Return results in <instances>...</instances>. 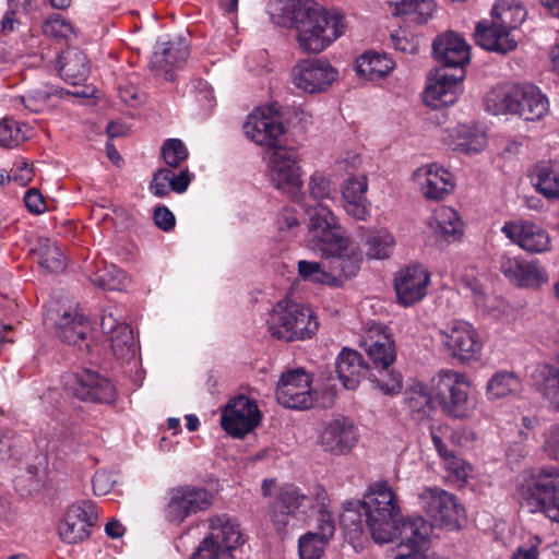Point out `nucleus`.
I'll return each mask as SVG.
<instances>
[{"instance_id": "nucleus-1", "label": "nucleus", "mask_w": 559, "mask_h": 559, "mask_svg": "<svg viewBox=\"0 0 559 559\" xmlns=\"http://www.w3.org/2000/svg\"><path fill=\"white\" fill-rule=\"evenodd\" d=\"M371 538L377 544L399 540L400 551L426 556L432 525L423 516H402L400 500L388 481L369 486L361 502Z\"/></svg>"}, {"instance_id": "nucleus-2", "label": "nucleus", "mask_w": 559, "mask_h": 559, "mask_svg": "<svg viewBox=\"0 0 559 559\" xmlns=\"http://www.w3.org/2000/svg\"><path fill=\"white\" fill-rule=\"evenodd\" d=\"M289 13L298 46L308 53L323 51L345 31L344 15L325 10L314 0H290Z\"/></svg>"}, {"instance_id": "nucleus-3", "label": "nucleus", "mask_w": 559, "mask_h": 559, "mask_svg": "<svg viewBox=\"0 0 559 559\" xmlns=\"http://www.w3.org/2000/svg\"><path fill=\"white\" fill-rule=\"evenodd\" d=\"M515 492L522 508L559 523V468L539 467L523 472Z\"/></svg>"}, {"instance_id": "nucleus-4", "label": "nucleus", "mask_w": 559, "mask_h": 559, "mask_svg": "<svg viewBox=\"0 0 559 559\" xmlns=\"http://www.w3.org/2000/svg\"><path fill=\"white\" fill-rule=\"evenodd\" d=\"M491 25L478 23L475 28L477 44L486 50L506 55L513 51L518 40L511 35L525 21L527 11L518 0H497L491 10Z\"/></svg>"}, {"instance_id": "nucleus-5", "label": "nucleus", "mask_w": 559, "mask_h": 559, "mask_svg": "<svg viewBox=\"0 0 559 559\" xmlns=\"http://www.w3.org/2000/svg\"><path fill=\"white\" fill-rule=\"evenodd\" d=\"M272 336L285 342L311 338L319 323L313 311L293 300H281L272 309L267 319Z\"/></svg>"}, {"instance_id": "nucleus-6", "label": "nucleus", "mask_w": 559, "mask_h": 559, "mask_svg": "<svg viewBox=\"0 0 559 559\" xmlns=\"http://www.w3.org/2000/svg\"><path fill=\"white\" fill-rule=\"evenodd\" d=\"M361 345L381 376L371 379L376 388L384 394L400 392L402 377L399 372L389 370L396 358L395 344L391 336L384 332L382 326H374L362 337Z\"/></svg>"}, {"instance_id": "nucleus-7", "label": "nucleus", "mask_w": 559, "mask_h": 559, "mask_svg": "<svg viewBox=\"0 0 559 559\" xmlns=\"http://www.w3.org/2000/svg\"><path fill=\"white\" fill-rule=\"evenodd\" d=\"M43 321L63 343L78 347L80 352L88 350L90 321L76 310L49 301L44 306Z\"/></svg>"}, {"instance_id": "nucleus-8", "label": "nucleus", "mask_w": 559, "mask_h": 559, "mask_svg": "<svg viewBox=\"0 0 559 559\" xmlns=\"http://www.w3.org/2000/svg\"><path fill=\"white\" fill-rule=\"evenodd\" d=\"M239 527L227 515L210 519V534L203 538L191 559H233V550L241 543Z\"/></svg>"}, {"instance_id": "nucleus-9", "label": "nucleus", "mask_w": 559, "mask_h": 559, "mask_svg": "<svg viewBox=\"0 0 559 559\" xmlns=\"http://www.w3.org/2000/svg\"><path fill=\"white\" fill-rule=\"evenodd\" d=\"M432 392L442 411L452 417L464 418L473 407L468 397L469 385L456 371L441 370L433 377Z\"/></svg>"}, {"instance_id": "nucleus-10", "label": "nucleus", "mask_w": 559, "mask_h": 559, "mask_svg": "<svg viewBox=\"0 0 559 559\" xmlns=\"http://www.w3.org/2000/svg\"><path fill=\"white\" fill-rule=\"evenodd\" d=\"M432 392L442 411L452 417L464 418L473 407L468 397L469 385L456 371L441 370L433 377Z\"/></svg>"}, {"instance_id": "nucleus-11", "label": "nucleus", "mask_w": 559, "mask_h": 559, "mask_svg": "<svg viewBox=\"0 0 559 559\" xmlns=\"http://www.w3.org/2000/svg\"><path fill=\"white\" fill-rule=\"evenodd\" d=\"M272 185L292 200L299 202L302 198L301 168L297 152L290 147H277L273 151L269 165Z\"/></svg>"}, {"instance_id": "nucleus-12", "label": "nucleus", "mask_w": 559, "mask_h": 559, "mask_svg": "<svg viewBox=\"0 0 559 559\" xmlns=\"http://www.w3.org/2000/svg\"><path fill=\"white\" fill-rule=\"evenodd\" d=\"M308 229L325 253H336L346 249L348 238L344 236L337 218L325 205L307 209Z\"/></svg>"}, {"instance_id": "nucleus-13", "label": "nucleus", "mask_w": 559, "mask_h": 559, "mask_svg": "<svg viewBox=\"0 0 559 559\" xmlns=\"http://www.w3.org/2000/svg\"><path fill=\"white\" fill-rule=\"evenodd\" d=\"M419 506L438 526L455 530L460 526L463 508L456 497L439 487H426L418 496Z\"/></svg>"}, {"instance_id": "nucleus-14", "label": "nucleus", "mask_w": 559, "mask_h": 559, "mask_svg": "<svg viewBox=\"0 0 559 559\" xmlns=\"http://www.w3.org/2000/svg\"><path fill=\"white\" fill-rule=\"evenodd\" d=\"M212 502L213 496L205 488L178 486L169 491V500L165 508L166 519L180 524L188 516L207 510Z\"/></svg>"}, {"instance_id": "nucleus-15", "label": "nucleus", "mask_w": 559, "mask_h": 559, "mask_svg": "<svg viewBox=\"0 0 559 559\" xmlns=\"http://www.w3.org/2000/svg\"><path fill=\"white\" fill-rule=\"evenodd\" d=\"M64 390L72 396L90 403H112L116 390L109 379L88 369L64 377Z\"/></svg>"}, {"instance_id": "nucleus-16", "label": "nucleus", "mask_w": 559, "mask_h": 559, "mask_svg": "<svg viewBox=\"0 0 559 559\" xmlns=\"http://www.w3.org/2000/svg\"><path fill=\"white\" fill-rule=\"evenodd\" d=\"M439 341L447 354L460 360L476 359L481 349V342L472 324L454 320L439 331Z\"/></svg>"}, {"instance_id": "nucleus-17", "label": "nucleus", "mask_w": 559, "mask_h": 559, "mask_svg": "<svg viewBox=\"0 0 559 559\" xmlns=\"http://www.w3.org/2000/svg\"><path fill=\"white\" fill-rule=\"evenodd\" d=\"M276 400L286 408L307 409L316 401L311 377L304 369L284 372L277 383Z\"/></svg>"}, {"instance_id": "nucleus-18", "label": "nucleus", "mask_w": 559, "mask_h": 559, "mask_svg": "<svg viewBox=\"0 0 559 559\" xmlns=\"http://www.w3.org/2000/svg\"><path fill=\"white\" fill-rule=\"evenodd\" d=\"M313 508V499L293 486L286 485L278 489L275 500L270 507V518L280 534L286 532L290 520L298 513L306 514Z\"/></svg>"}, {"instance_id": "nucleus-19", "label": "nucleus", "mask_w": 559, "mask_h": 559, "mask_svg": "<svg viewBox=\"0 0 559 559\" xmlns=\"http://www.w3.org/2000/svg\"><path fill=\"white\" fill-rule=\"evenodd\" d=\"M260 421L261 413L257 403L245 395L230 400L221 417L224 430L235 438L245 437Z\"/></svg>"}, {"instance_id": "nucleus-20", "label": "nucleus", "mask_w": 559, "mask_h": 559, "mask_svg": "<svg viewBox=\"0 0 559 559\" xmlns=\"http://www.w3.org/2000/svg\"><path fill=\"white\" fill-rule=\"evenodd\" d=\"M97 519L98 514L92 501L83 500L73 503L59 524V536L68 544L81 543L90 536V530Z\"/></svg>"}, {"instance_id": "nucleus-21", "label": "nucleus", "mask_w": 559, "mask_h": 559, "mask_svg": "<svg viewBox=\"0 0 559 559\" xmlns=\"http://www.w3.org/2000/svg\"><path fill=\"white\" fill-rule=\"evenodd\" d=\"M336 76V69L320 59L301 60L292 71L294 85L310 94L325 91Z\"/></svg>"}, {"instance_id": "nucleus-22", "label": "nucleus", "mask_w": 559, "mask_h": 559, "mask_svg": "<svg viewBox=\"0 0 559 559\" xmlns=\"http://www.w3.org/2000/svg\"><path fill=\"white\" fill-rule=\"evenodd\" d=\"M243 132L248 139L261 146L273 150L282 147L284 127L277 117L257 109L243 123Z\"/></svg>"}, {"instance_id": "nucleus-23", "label": "nucleus", "mask_w": 559, "mask_h": 559, "mask_svg": "<svg viewBox=\"0 0 559 559\" xmlns=\"http://www.w3.org/2000/svg\"><path fill=\"white\" fill-rule=\"evenodd\" d=\"M435 59L445 68L460 70V74L471 59V47L460 34L449 31L438 35L432 43Z\"/></svg>"}, {"instance_id": "nucleus-24", "label": "nucleus", "mask_w": 559, "mask_h": 559, "mask_svg": "<svg viewBox=\"0 0 559 559\" xmlns=\"http://www.w3.org/2000/svg\"><path fill=\"white\" fill-rule=\"evenodd\" d=\"M430 274L420 264H413L402 269L394 280V288L400 304L409 307L426 296Z\"/></svg>"}, {"instance_id": "nucleus-25", "label": "nucleus", "mask_w": 559, "mask_h": 559, "mask_svg": "<svg viewBox=\"0 0 559 559\" xmlns=\"http://www.w3.org/2000/svg\"><path fill=\"white\" fill-rule=\"evenodd\" d=\"M502 233L527 252L542 253L550 250L548 233L533 222H508L502 227Z\"/></svg>"}, {"instance_id": "nucleus-26", "label": "nucleus", "mask_w": 559, "mask_h": 559, "mask_svg": "<svg viewBox=\"0 0 559 559\" xmlns=\"http://www.w3.org/2000/svg\"><path fill=\"white\" fill-rule=\"evenodd\" d=\"M100 328L103 333L108 336L111 350L117 359L130 361L135 358L138 345L129 324L119 322L112 312L105 311L102 316Z\"/></svg>"}, {"instance_id": "nucleus-27", "label": "nucleus", "mask_w": 559, "mask_h": 559, "mask_svg": "<svg viewBox=\"0 0 559 559\" xmlns=\"http://www.w3.org/2000/svg\"><path fill=\"white\" fill-rule=\"evenodd\" d=\"M464 78L465 71L459 75H449L441 70L437 71L435 80L429 81L425 88V104L435 109L454 104L463 91Z\"/></svg>"}, {"instance_id": "nucleus-28", "label": "nucleus", "mask_w": 559, "mask_h": 559, "mask_svg": "<svg viewBox=\"0 0 559 559\" xmlns=\"http://www.w3.org/2000/svg\"><path fill=\"white\" fill-rule=\"evenodd\" d=\"M357 429L346 417L331 420L321 435V445L324 451L335 455L350 451L357 442Z\"/></svg>"}, {"instance_id": "nucleus-29", "label": "nucleus", "mask_w": 559, "mask_h": 559, "mask_svg": "<svg viewBox=\"0 0 559 559\" xmlns=\"http://www.w3.org/2000/svg\"><path fill=\"white\" fill-rule=\"evenodd\" d=\"M415 178L429 200H442L454 188L452 175L436 163L418 168Z\"/></svg>"}, {"instance_id": "nucleus-30", "label": "nucleus", "mask_w": 559, "mask_h": 559, "mask_svg": "<svg viewBox=\"0 0 559 559\" xmlns=\"http://www.w3.org/2000/svg\"><path fill=\"white\" fill-rule=\"evenodd\" d=\"M318 532H308L298 540L300 559H320L328 542L333 537L335 524L331 513L318 518Z\"/></svg>"}, {"instance_id": "nucleus-31", "label": "nucleus", "mask_w": 559, "mask_h": 559, "mask_svg": "<svg viewBox=\"0 0 559 559\" xmlns=\"http://www.w3.org/2000/svg\"><path fill=\"white\" fill-rule=\"evenodd\" d=\"M499 269L510 282L522 287H534L544 282L539 267L522 258H511L504 254L500 258Z\"/></svg>"}, {"instance_id": "nucleus-32", "label": "nucleus", "mask_w": 559, "mask_h": 559, "mask_svg": "<svg viewBox=\"0 0 559 559\" xmlns=\"http://www.w3.org/2000/svg\"><path fill=\"white\" fill-rule=\"evenodd\" d=\"M367 189L366 176L347 179L342 189L343 206L346 213L357 221H366L370 215Z\"/></svg>"}, {"instance_id": "nucleus-33", "label": "nucleus", "mask_w": 559, "mask_h": 559, "mask_svg": "<svg viewBox=\"0 0 559 559\" xmlns=\"http://www.w3.org/2000/svg\"><path fill=\"white\" fill-rule=\"evenodd\" d=\"M336 372L344 388L355 390L368 374L369 366L358 352L344 348L336 359Z\"/></svg>"}, {"instance_id": "nucleus-34", "label": "nucleus", "mask_w": 559, "mask_h": 559, "mask_svg": "<svg viewBox=\"0 0 559 559\" xmlns=\"http://www.w3.org/2000/svg\"><path fill=\"white\" fill-rule=\"evenodd\" d=\"M534 389L549 405L559 409V368L549 364L537 365L531 374Z\"/></svg>"}, {"instance_id": "nucleus-35", "label": "nucleus", "mask_w": 559, "mask_h": 559, "mask_svg": "<svg viewBox=\"0 0 559 559\" xmlns=\"http://www.w3.org/2000/svg\"><path fill=\"white\" fill-rule=\"evenodd\" d=\"M58 70L66 82L76 85L85 81L90 73L87 58L78 48H68L58 57Z\"/></svg>"}, {"instance_id": "nucleus-36", "label": "nucleus", "mask_w": 559, "mask_h": 559, "mask_svg": "<svg viewBox=\"0 0 559 559\" xmlns=\"http://www.w3.org/2000/svg\"><path fill=\"white\" fill-rule=\"evenodd\" d=\"M404 403L412 420L417 424L429 421L435 413L432 396L421 383L415 384L404 392Z\"/></svg>"}, {"instance_id": "nucleus-37", "label": "nucleus", "mask_w": 559, "mask_h": 559, "mask_svg": "<svg viewBox=\"0 0 559 559\" xmlns=\"http://www.w3.org/2000/svg\"><path fill=\"white\" fill-rule=\"evenodd\" d=\"M521 92V84L491 90L485 98V106L487 111L491 112L492 115H516L519 111L520 97L523 95Z\"/></svg>"}, {"instance_id": "nucleus-38", "label": "nucleus", "mask_w": 559, "mask_h": 559, "mask_svg": "<svg viewBox=\"0 0 559 559\" xmlns=\"http://www.w3.org/2000/svg\"><path fill=\"white\" fill-rule=\"evenodd\" d=\"M332 260L329 261L328 269L331 270L341 280V286L344 281L357 275L362 262V253L349 242L346 249L336 253H329Z\"/></svg>"}, {"instance_id": "nucleus-39", "label": "nucleus", "mask_w": 559, "mask_h": 559, "mask_svg": "<svg viewBox=\"0 0 559 559\" xmlns=\"http://www.w3.org/2000/svg\"><path fill=\"white\" fill-rule=\"evenodd\" d=\"M523 95L520 97L519 111L516 115L526 121L542 119L549 110V102L534 85L523 84Z\"/></svg>"}, {"instance_id": "nucleus-40", "label": "nucleus", "mask_w": 559, "mask_h": 559, "mask_svg": "<svg viewBox=\"0 0 559 559\" xmlns=\"http://www.w3.org/2000/svg\"><path fill=\"white\" fill-rule=\"evenodd\" d=\"M189 55V47L183 39L157 43L151 58V66L164 70L169 66L186 61Z\"/></svg>"}, {"instance_id": "nucleus-41", "label": "nucleus", "mask_w": 559, "mask_h": 559, "mask_svg": "<svg viewBox=\"0 0 559 559\" xmlns=\"http://www.w3.org/2000/svg\"><path fill=\"white\" fill-rule=\"evenodd\" d=\"M31 253L37 263L48 272L58 273L66 267V257L58 243L48 238H40Z\"/></svg>"}, {"instance_id": "nucleus-42", "label": "nucleus", "mask_w": 559, "mask_h": 559, "mask_svg": "<svg viewBox=\"0 0 559 559\" xmlns=\"http://www.w3.org/2000/svg\"><path fill=\"white\" fill-rule=\"evenodd\" d=\"M364 500L365 496L359 501L345 503L340 518L343 532L350 542L357 540L366 530L368 531L365 510L361 507Z\"/></svg>"}, {"instance_id": "nucleus-43", "label": "nucleus", "mask_w": 559, "mask_h": 559, "mask_svg": "<svg viewBox=\"0 0 559 559\" xmlns=\"http://www.w3.org/2000/svg\"><path fill=\"white\" fill-rule=\"evenodd\" d=\"M534 174L536 189L548 199H559V160L536 165Z\"/></svg>"}, {"instance_id": "nucleus-44", "label": "nucleus", "mask_w": 559, "mask_h": 559, "mask_svg": "<svg viewBox=\"0 0 559 559\" xmlns=\"http://www.w3.org/2000/svg\"><path fill=\"white\" fill-rule=\"evenodd\" d=\"M356 68L360 75L377 80L388 75L393 70L394 62L385 55L369 51L356 60Z\"/></svg>"}, {"instance_id": "nucleus-45", "label": "nucleus", "mask_w": 559, "mask_h": 559, "mask_svg": "<svg viewBox=\"0 0 559 559\" xmlns=\"http://www.w3.org/2000/svg\"><path fill=\"white\" fill-rule=\"evenodd\" d=\"M298 274L304 281L341 287V280L328 269L325 263L301 260L298 262Z\"/></svg>"}, {"instance_id": "nucleus-46", "label": "nucleus", "mask_w": 559, "mask_h": 559, "mask_svg": "<svg viewBox=\"0 0 559 559\" xmlns=\"http://www.w3.org/2000/svg\"><path fill=\"white\" fill-rule=\"evenodd\" d=\"M435 9L432 0H403L396 3L394 14L405 16L408 22L424 24L431 17Z\"/></svg>"}, {"instance_id": "nucleus-47", "label": "nucleus", "mask_w": 559, "mask_h": 559, "mask_svg": "<svg viewBox=\"0 0 559 559\" xmlns=\"http://www.w3.org/2000/svg\"><path fill=\"white\" fill-rule=\"evenodd\" d=\"M451 136L454 139L455 148L466 154L478 153L486 144L483 133L465 124L455 127Z\"/></svg>"}, {"instance_id": "nucleus-48", "label": "nucleus", "mask_w": 559, "mask_h": 559, "mask_svg": "<svg viewBox=\"0 0 559 559\" xmlns=\"http://www.w3.org/2000/svg\"><path fill=\"white\" fill-rule=\"evenodd\" d=\"M520 390L521 380L511 371L497 372L487 384V394L490 399H501Z\"/></svg>"}, {"instance_id": "nucleus-49", "label": "nucleus", "mask_w": 559, "mask_h": 559, "mask_svg": "<svg viewBox=\"0 0 559 559\" xmlns=\"http://www.w3.org/2000/svg\"><path fill=\"white\" fill-rule=\"evenodd\" d=\"M367 255L371 259H386L394 248V238L385 231H367L362 236Z\"/></svg>"}, {"instance_id": "nucleus-50", "label": "nucleus", "mask_w": 559, "mask_h": 559, "mask_svg": "<svg viewBox=\"0 0 559 559\" xmlns=\"http://www.w3.org/2000/svg\"><path fill=\"white\" fill-rule=\"evenodd\" d=\"M62 94V88H55L49 85H43L28 91L25 95L20 96L15 100H19L27 110L32 112H40L48 106V100L51 96H61Z\"/></svg>"}, {"instance_id": "nucleus-51", "label": "nucleus", "mask_w": 559, "mask_h": 559, "mask_svg": "<svg viewBox=\"0 0 559 559\" xmlns=\"http://www.w3.org/2000/svg\"><path fill=\"white\" fill-rule=\"evenodd\" d=\"M91 281L103 289L120 290L126 286L128 278L126 273L115 264H104L103 269H98L91 277Z\"/></svg>"}, {"instance_id": "nucleus-52", "label": "nucleus", "mask_w": 559, "mask_h": 559, "mask_svg": "<svg viewBox=\"0 0 559 559\" xmlns=\"http://www.w3.org/2000/svg\"><path fill=\"white\" fill-rule=\"evenodd\" d=\"M27 139L20 123L13 119H3L0 122V145L13 147Z\"/></svg>"}, {"instance_id": "nucleus-53", "label": "nucleus", "mask_w": 559, "mask_h": 559, "mask_svg": "<svg viewBox=\"0 0 559 559\" xmlns=\"http://www.w3.org/2000/svg\"><path fill=\"white\" fill-rule=\"evenodd\" d=\"M436 231L443 236L447 240L456 239L461 233L460 219L456 217V213L453 211H443L435 217Z\"/></svg>"}, {"instance_id": "nucleus-54", "label": "nucleus", "mask_w": 559, "mask_h": 559, "mask_svg": "<svg viewBox=\"0 0 559 559\" xmlns=\"http://www.w3.org/2000/svg\"><path fill=\"white\" fill-rule=\"evenodd\" d=\"M162 156L168 166L176 168L188 157V151L181 140L169 139L163 144Z\"/></svg>"}, {"instance_id": "nucleus-55", "label": "nucleus", "mask_w": 559, "mask_h": 559, "mask_svg": "<svg viewBox=\"0 0 559 559\" xmlns=\"http://www.w3.org/2000/svg\"><path fill=\"white\" fill-rule=\"evenodd\" d=\"M309 193L314 200L331 199L335 193V188L326 177L316 173L310 177Z\"/></svg>"}, {"instance_id": "nucleus-56", "label": "nucleus", "mask_w": 559, "mask_h": 559, "mask_svg": "<svg viewBox=\"0 0 559 559\" xmlns=\"http://www.w3.org/2000/svg\"><path fill=\"white\" fill-rule=\"evenodd\" d=\"M171 170L167 168L158 169L150 183L151 192L158 198H165L170 189Z\"/></svg>"}, {"instance_id": "nucleus-57", "label": "nucleus", "mask_w": 559, "mask_h": 559, "mask_svg": "<svg viewBox=\"0 0 559 559\" xmlns=\"http://www.w3.org/2000/svg\"><path fill=\"white\" fill-rule=\"evenodd\" d=\"M540 544L538 536H531L514 550L510 559H538Z\"/></svg>"}, {"instance_id": "nucleus-58", "label": "nucleus", "mask_w": 559, "mask_h": 559, "mask_svg": "<svg viewBox=\"0 0 559 559\" xmlns=\"http://www.w3.org/2000/svg\"><path fill=\"white\" fill-rule=\"evenodd\" d=\"M43 31L49 36L66 37L68 32L71 31V24L60 15H57L45 21Z\"/></svg>"}, {"instance_id": "nucleus-59", "label": "nucleus", "mask_w": 559, "mask_h": 559, "mask_svg": "<svg viewBox=\"0 0 559 559\" xmlns=\"http://www.w3.org/2000/svg\"><path fill=\"white\" fill-rule=\"evenodd\" d=\"M153 218L155 225L164 231L171 230L176 224L175 215L164 205L155 207Z\"/></svg>"}, {"instance_id": "nucleus-60", "label": "nucleus", "mask_w": 559, "mask_h": 559, "mask_svg": "<svg viewBox=\"0 0 559 559\" xmlns=\"http://www.w3.org/2000/svg\"><path fill=\"white\" fill-rule=\"evenodd\" d=\"M391 41L395 50L414 55L419 50V41L408 38L400 33L391 34Z\"/></svg>"}, {"instance_id": "nucleus-61", "label": "nucleus", "mask_w": 559, "mask_h": 559, "mask_svg": "<svg viewBox=\"0 0 559 559\" xmlns=\"http://www.w3.org/2000/svg\"><path fill=\"white\" fill-rule=\"evenodd\" d=\"M11 173L12 180L22 187L27 186L32 181L34 175L33 169L25 160H19Z\"/></svg>"}, {"instance_id": "nucleus-62", "label": "nucleus", "mask_w": 559, "mask_h": 559, "mask_svg": "<svg viewBox=\"0 0 559 559\" xmlns=\"http://www.w3.org/2000/svg\"><path fill=\"white\" fill-rule=\"evenodd\" d=\"M24 203L27 210L34 214L43 213L46 207L41 193L34 188L26 191Z\"/></svg>"}, {"instance_id": "nucleus-63", "label": "nucleus", "mask_w": 559, "mask_h": 559, "mask_svg": "<svg viewBox=\"0 0 559 559\" xmlns=\"http://www.w3.org/2000/svg\"><path fill=\"white\" fill-rule=\"evenodd\" d=\"M92 484L94 493L97 496H104L109 492L114 480L111 479V476L105 471H98L94 474Z\"/></svg>"}, {"instance_id": "nucleus-64", "label": "nucleus", "mask_w": 559, "mask_h": 559, "mask_svg": "<svg viewBox=\"0 0 559 559\" xmlns=\"http://www.w3.org/2000/svg\"><path fill=\"white\" fill-rule=\"evenodd\" d=\"M545 451L551 459L559 461V424L550 429L545 442Z\"/></svg>"}]
</instances>
